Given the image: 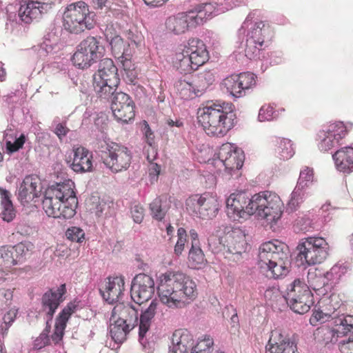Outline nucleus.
Masks as SVG:
<instances>
[{
	"label": "nucleus",
	"mask_w": 353,
	"mask_h": 353,
	"mask_svg": "<svg viewBox=\"0 0 353 353\" xmlns=\"http://www.w3.org/2000/svg\"><path fill=\"white\" fill-rule=\"evenodd\" d=\"M225 203L228 216L234 220L255 214L270 223H276L284 208L280 197L270 191L261 192L251 198L245 192H234L230 195Z\"/></svg>",
	"instance_id": "f257e3e1"
},
{
	"label": "nucleus",
	"mask_w": 353,
	"mask_h": 353,
	"mask_svg": "<svg viewBox=\"0 0 353 353\" xmlns=\"http://www.w3.org/2000/svg\"><path fill=\"white\" fill-rule=\"evenodd\" d=\"M158 293L161 302L170 309H182L196 300V282L181 272H166L160 276Z\"/></svg>",
	"instance_id": "f03ea898"
},
{
	"label": "nucleus",
	"mask_w": 353,
	"mask_h": 353,
	"mask_svg": "<svg viewBox=\"0 0 353 353\" xmlns=\"http://www.w3.org/2000/svg\"><path fill=\"white\" fill-rule=\"evenodd\" d=\"M78 201L73 183H56L45 191L42 207L46 214L54 219H70L76 213Z\"/></svg>",
	"instance_id": "7ed1b4c3"
},
{
	"label": "nucleus",
	"mask_w": 353,
	"mask_h": 353,
	"mask_svg": "<svg viewBox=\"0 0 353 353\" xmlns=\"http://www.w3.org/2000/svg\"><path fill=\"white\" fill-rule=\"evenodd\" d=\"M234 109L229 103L207 105L199 110L198 121L208 135L223 137L236 123Z\"/></svg>",
	"instance_id": "20e7f679"
},
{
	"label": "nucleus",
	"mask_w": 353,
	"mask_h": 353,
	"mask_svg": "<svg viewBox=\"0 0 353 353\" xmlns=\"http://www.w3.org/2000/svg\"><path fill=\"white\" fill-rule=\"evenodd\" d=\"M212 4H200L187 12L168 17L165 22L166 30L175 35L185 33L191 28L203 24L212 17Z\"/></svg>",
	"instance_id": "39448f33"
},
{
	"label": "nucleus",
	"mask_w": 353,
	"mask_h": 353,
	"mask_svg": "<svg viewBox=\"0 0 353 353\" xmlns=\"http://www.w3.org/2000/svg\"><path fill=\"white\" fill-rule=\"evenodd\" d=\"M63 26L65 30L72 34H79L85 30L94 28L97 15L90 11L89 6L79 1L68 5L63 15Z\"/></svg>",
	"instance_id": "423d86ee"
},
{
	"label": "nucleus",
	"mask_w": 353,
	"mask_h": 353,
	"mask_svg": "<svg viewBox=\"0 0 353 353\" xmlns=\"http://www.w3.org/2000/svg\"><path fill=\"white\" fill-rule=\"evenodd\" d=\"M118 69L111 59L99 61L98 69L93 74V87L100 98L109 99L120 83Z\"/></svg>",
	"instance_id": "0eeeda50"
},
{
	"label": "nucleus",
	"mask_w": 353,
	"mask_h": 353,
	"mask_svg": "<svg viewBox=\"0 0 353 353\" xmlns=\"http://www.w3.org/2000/svg\"><path fill=\"white\" fill-rule=\"evenodd\" d=\"M327 243L321 237L303 239L296 246L292 261L296 265H320L327 256Z\"/></svg>",
	"instance_id": "6e6552de"
},
{
	"label": "nucleus",
	"mask_w": 353,
	"mask_h": 353,
	"mask_svg": "<svg viewBox=\"0 0 353 353\" xmlns=\"http://www.w3.org/2000/svg\"><path fill=\"white\" fill-rule=\"evenodd\" d=\"M255 12H250L239 30V34L245 33V55L249 59L259 58L260 51L265 43V33L268 30L262 21L252 22Z\"/></svg>",
	"instance_id": "1a4fd4ad"
},
{
	"label": "nucleus",
	"mask_w": 353,
	"mask_h": 353,
	"mask_svg": "<svg viewBox=\"0 0 353 353\" xmlns=\"http://www.w3.org/2000/svg\"><path fill=\"white\" fill-rule=\"evenodd\" d=\"M285 298L290 308L300 314L309 312L314 303L310 287L300 279H296L288 286Z\"/></svg>",
	"instance_id": "9d476101"
},
{
	"label": "nucleus",
	"mask_w": 353,
	"mask_h": 353,
	"mask_svg": "<svg viewBox=\"0 0 353 353\" xmlns=\"http://www.w3.org/2000/svg\"><path fill=\"white\" fill-rule=\"evenodd\" d=\"M105 48L100 39L94 37H88L77 46L72 61L75 66L80 69L90 67L104 56Z\"/></svg>",
	"instance_id": "9b49d317"
},
{
	"label": "nucleus",
	"mask_w": 353,
	"mask_h": 353,
	"mask_svg": "<svg viewBox=\"0 0 353 353\" xmlns=\"http://www.w3.org/2000/svg\"><path fill=\"white\" fill-rule=\"evenodd\" d=\"M101 158L105 166L112 172L117 173L126 170L131 163L130 151L125 146L104 141L101 144Z\"/></svg>",
	"instance_id": "f8f14e48"
},
{
	"label": "nucleus",
	"mask_w": 353,
	"mask_h": 353,
	"mask_svg": "<svg viewBox=\"0 0 353 353\" xmlns=\"http://www.w3.org/2000/svg\"><path fill=\"white\" fill-rule=\"evenodd\" d=\"M186 208L193 216L202 219L214 218L219 210V203L216 197L204 194H195L186 200Z\"/></svg>",
	"instance_id": "ddd939ff"
},
{
	"label": "nucleus",
	"mask_w": 353,
	"mask_h": 353,
	"mask_svg": "<svg viewBox=\"0 0 353 353\" xmlns=\"http://www.w3.org/2000/svg\"><path fill=\"white\" fill-rule=\"evenodd\" d=\"M289 249L287 245L272 240L265 242L259 249V265H284L288 261Z\"/></svg>",
	"instance_id": "4468645a"
},
{
	"label": "nucleus",
	"mask_w": 353,
	"mask_h": 353,
	"mask_svg": "<svg viewBox=\"0 0 353 353\" xmlns=\"http://www.w3.org/2000/svg\"><path fill=\"white\" fill-rule=\"evenodd\" d=\"M111 110L114 118L127 123L134 117V103L129 95L123 92H117L111 95Z\"/></svg>",
	"instance_id": "2eb2a0df"
},
{
	"label": "nucleus",
	"mask_w": 353,
	"mask_h": 353,
	"mask_svg": "<svg viewBox=\"0 0 353 353\" xmlns=\"http://www.w3.org/2000/svg\"><path fill=\"white\" fill-rule=\"evenodd\" d=\"M155 287L153 279L145 274H139L134 278L131 287V298L141 305L152 299Z\"/></svg>",
	"instance_id": "dca6fc26"
},
{
	"label": "nucleus",
	"mask_w": 353,
	"mask_h": 353,
	"mask_svg": "<svg viewBox=\"0 0 353 353\" xmlns=\"http://www.w3.org/2000/svg\"><path fill=\"white\" fill-rule=\"evenodd\" d=\"M314 172L312 168H304L301 170L296 185L291 194L288 203L287 210L290 212L295 211L299 204L303 202L306 195V189L313 183Z\"/></svg>",
	"instance_id": "f3484780"
},
{
	"label": "nucleus",
	"mask_w": 353,
	"mask_h": 353,
	"mask_svg": "<svg viewBox=\"0 0 353 353\" xmlns=\"http://www.w3.org/2000/svg\"><path fill=\"white\" fill-rule=\"evenodd\" d=\"M41 179L37 175H28L23 179L18 188V200L23 205L36 202L41 196Z\"/></svg>",
	"instance_id": "a211bd4d"
},
{
	"label": "nucleus",
	"mask_w": 353,
	"mask_h": 353,
	"mask_svg": "<svg viewBox=\"0 0 353 353\" xmlns=\"http://www.w3.org/2000/svg\"><path fill=\"white\" fill-rule=\"evenodd\" d=\"M265 348L266 353H299L296 343L278 328L271 331Z\"/></svg>",
	"instance_id": "6ab92c4d"
},
{
	"label": "nucleus",
	"mask_w": 353,
	"mask_h": 353,
	"mask_svg": "<svg viewBox=\"0 0 353 353\" xmlns=\"http://www.w3.org/2000/svg\"><path fill=\"white\" fill-rule=\"evenodd\" d=\"M219 157L229 172L241 169L244 161L242 150L229 143L221 145Z\"/></svg>",
	"instance_id": "aec40b11"
},
{
	"label": "nucleus",
	"mask_w": 353,
	"mask_h": 353,
	"mask_svg": "<svg viewBox=\"0 0 353 353\" xmlns=\"http://www.w3.org/2000/svg\"><path fill=\"white\" fill-rule=\"evenodd\" d=\"M332 278V274L323 270L322 267L314 266L307 272V281L310 286L319 296L326 295L332 288L328 283Z\"/></svg>",
	"instance_id": "412c9836"
},
{
	"label": "nucleus",
	"mask_w": 353,
	"mask_h": 353,
	"mask_svg": "<svg viewBox=\"0 0 353 353\" xmlns=\"http://www.w3.org/2000/svg\"><path fill=\"white\" fill-rule=\"evenodd\" d=\"M221 228L225 234V241L229 251L236 254L245 252L248 245L245 232L240 228H231L225 225H222Z\"/></svg>",
	"instance_id": "4be33fe9"
},
{
	"label": "nucleus",
	"mask_w": 353,
	"mask_h": 353,
	"mask_svg": "<svg viewBox=\"0 0 353 353\" xmlns=\"http://www.w3.org/2000/svg\"><path fill=\"white\" fill-rule=\"evenodd\" d=\"M66 293L65 284H61L57 290L50 289L45 292L41 299L42 310L48 316V321L52 319L53 315L59 305L63 301V295Z\"/></svg>",
	"instance_id": "5701e85b"
},
{
	"label": "nucleus",
	"mask_w": 353,
	"mask_h": 353,
	"mask_svg": "<svg viewBox=\"0 0 353 353\" xmlns=\"http://www.w3.org/2000/svg\"><path fill=\"white\" fill-rule=\"evenodd\" d=\"M100 291L105 301L111 304L117 302L125 291V277L122 275L108 277Z\"/></svg>",
	"instance_id": "b1692460"
},
{
	"label": "nucleus",
	"mask_w": 353,
	"mask_h": 353,
	"mask_svg": "<svg viewBox=\"0 0 353 353\" xmlns=\"http://www.w3.org/2000/svg\"><path fill=\"white\" fill-rule=\"evenodd\" d=\"M184 49L198 68L203 65L209 59V53L206 46L199 39H189L184 46Z\"/></svg>",
	"instance_id": "393cba45"
},
{
	"label": "nucleus",
	"mask_w": 353,
	"mask_h": 353,
	"mask_svg": "<svg viewBox=\"0 0 353 353\" xmlns=\"http://www.w3.org/2000/svg\"><path fill=\"white\" fill-rule=\"evenodd\" d=\"M76 307V305L70 302L57 316L54 330L51 335V339L55 345L59 344L62 341L67 323L72 314L74 313Z\"/></svg>",
	"instance_id": "a878e982"
},
{
	"label": "nucleus",
	"mask_w": 353,
	"mask_h": 353,
	"mask_svg": "<svg viewBox=\"0 0 353 353\" xmlns=\"http://www.w3.org/2000/svg\"><path fill=\"white\" fill-rule=\"evenodd\" d=\"M72 161H68L70 167L76 172H90L92 169V154L83 147L73 149Z\"/></svg>",
	"instance_id": "bb28decb"
},
{
	"label": "nucleus",
	"mask_w": 353,
	"mask_h": 353,
	"mask_svg": "<svg viewBox=\"0 0 353 353\" xmlns=\"http://www.w3.org/2000/svg\"><path fill=\"white\" fill-rule=\"evenodd\" d=\"M19 5L18 15L20 19L26 23H30L34 19H39L43 14L46 13L34 0H19Z\"/></svg>",
	"instance_id": "cd10ccee"
},
{
	"label": "nucleus",
	"mask_w": 353,
	"mask_h": 353,
	"mask_svg": "<svg viewBox=\"0 0 353 353\" xmlns=\"http://www.w3.org/2000/svg\"><path fill=\"white\" fill-rule=\"evenodd\" d=\"M112 313L114 319L117 318L125 321V323L128 324V327L134 328L137 325L138 310L130 304L117 303L114 307Z\"/></svg>",
	"instance_id": "c85d7f7f"
},
{
	"label": "nucleus",
	"mask_w": 353,
	"mask_h": 353,
	"mask_svg": "<svg viewBox=\"0 0 353 353\" xmlns=\"http://www.w3.org/2000/svg\"><path fill=\"white\" fill-rule=\"evenodd\" d=\"M332 159L338 170L347 173L353 171L352 147L347 146L338 150L332 155Z\"/></svg>",
	"instance_id": "c756f323"
},
{
	"label": "nucleus",
	"mask_w": 353,
	"mask_h": 353,
	"mask_svg": "<svg viewBox=\"0 0 353 353\" xmlns=\"http://www.w3.org/2000/svg\"><path fill=\"white\" fill-rule=\"evenodd\" d=\"M159 305V303L157 299L152 300L148 307L141 314L139 332L141 338H143L149 330Z\"/></svg>",
	"instance_id": "7c9ffc66"
},
{
	"label": "nucleus",
	"mask_w": 353,
	"mask_h": 353,
	"mask_svg": "<svg viewBox=\"0 0 353 353\" xmlns=\"http://www.w3.org/2000/svg\"><path fill=\"white\" fill-rule=\"evenodd\" d=\"M110 333L112 339L117 343H123L127 338L128 334L133 329L128 327L125 321L114 318L113 314L110 318Z\"/></svg>",
	"instance_id": "2f4dec72"
},
{
	"label": "nucleus",
	"mask_w": 353,
	"mask_h": 353,
	"mask_svg": "<svg viewBox=\"0 0 353 353\" xmlns=\"http://www.w3.org/2000/svg\"><path fill=\"white\" fill-rule=\"evenodd\" d=\"M215 80L214 74L211 70H205L197 74L194 80L196 96L200 97L209 88Z\"/></svg>",
	"instance_id": "473e14b6"
},
{
	"label": "nucleus",
	"mask_w": 353,
	"mask_h": 353,
	"mask_svg": "<svg viewBox=\"0 0 353 353\" xmlns=\"http://www.w3.org/2000/svg\"><path fill=\"white\" fill-rule=\"evenodd\" d=\"M318 304L322 307L323 313H332L333 315H336V312L340 309L343 303L339 294L332 293L330 296L323 295Z\"/></svg>",
	"instance_id": "72a5a7b5"
},
{
	"label": "nucleus",
	"mask_w": 353,
	"mask_h": 353,
	"mask_svg": "<svg viewBox=\"0 0 353 353\" xmlns=\"http://www.w3.org/2000/svg\"><path fill=\"white\" fill-rule=\"evenodd\" d=\"M174 66L181 73L185 74L190 73L199 68L189 54L185 52L184 48L182 52L176 54Z\"/></svg>",
	"instance_id": "f704fd0d"
},
{
	"label": "nucleus",
	"mask_w": 353,
	"mask_h": 353,
	"mask_svg": "<svg viewBox=\"0 0 353 353\" xmlns=\"http://www.w3.org/2000/svg\"><path fill=\"white\" fill-rule=\"evenodd\" d=\"M274 142L276 145L275 152L280 159L288 160L294 156V150L290 139L278 137Z\"/></svg>",
	"instance_id": "c9c22d12"
},
{
	"label": "nucleus",
	"mask_w": 353,
	"mask_h": 353,
	"mask_svg": "<svg viewBox=\"0 0 353 353\" xmlns=\"http://www.w3.org/2000/svg\"><path fill=\"white\" fill-rule=\"evenodd\" d=\"M174 88L180 97L184 100L193 99L196 96L194 83L179 79L174 83Z\"/></svg>",
	"instance_id": "e433bc0d"
},
{
	"label": "nucleus",
	"mask_w": 353,
	"mask_h": 353,
	"mask_svg": "<svg viewBox=\"0 0 353 353\" xmlns=\"http://www.w3.org/2000/svg\"><path fill=\"white\" fill-rule=\"evenodd\" d=\"M168 208L166 199H163L161 196L157 197L150 204L151 215L158 221H161L164 218Z\"/></svg>",
	"instance_id": "4c0bfd02"
},
{
	"label": "nucleus",
	"mask_w": 353,
	"mask_h": 353,
	"mask_svg": "<svg viewBox=\"0 0 353 353\" xmlns=\"http://www.w3.org/2000/svg\"><path fill=\"white\" fill-rule=\"evenodd\" d=\"M246 0H213L208 4H212V17L228 11L233 8L244 3Z\"/></svg>",
	"instance_id": "58836bf2"
},
{
	"label": "nucleus",
	"mask_w": 353,
	"mask_h": 353,
	"mask_svg": "<svg viewBox=\"0 0 353 353\" xmlns=\"http://www.w3.org/2000/svg\"><path fill=\"white\" fill-rule=\"evenodd\" d=\"M107 41L111 47L112 52L115 58H119L124 54H127L129 51V45L125 43L123 39L119 36L109 37L106 35Z\"/></svg>",
	"instance_id": "ea45409f"
},
{
	"label": "nucleus",
	"mask_w": 353,
	"mask_h": 353,
	"mask_svg": "<svg viewBox=\"0 0 353 353\" xmlns=\"http://www.w3.org/2000/svg\"><path fill=\"white\" fill-rule=\"evenodd\" d=\"M235 77H237L236 74H233L225 78L223 81L222 85L230 94L236 98H239L245 95V94L240 85V81Z\"/></svg>",
	"instance_id": "a19ab883"
},
{
	"label": "nucleus",
	"mask_w": 353,
	"mask_h": 353,
	"mask_svg": "<svg viewBox=\"0 0 353 353\" xmlns=\"http://www.w3.org/2000/svg\"><path fill=\"white\" fill-rule=\"evenodd\" d=\"M290 266H261V272L269 279H279L290 272Z\"/></svg>",
	"instance_id": "79ce46f5"
},
{
	"label": "nucleus",
	"mask_w": 353,
	"mask_h": 353,
	"mask_svg": "<svg viewBox=\"0 0 353 353\" xmlns=\"http://www.w3.org/2000/svg\"><path fill=\"white\" fill-rule=\"evenodd\" d=\"M323 130L330 136L337 139L339 143L347 133V126L341 121L330 123Z\"/></svg>",
	"instance_id": "37998d69"
},
{
	"label": "nucleus",
	"mask_w": 353,
	"mask_h": 353,
	"mask_svg": "<svg viewBox=\"0 0 353 353\" xmlns=\"http://www.w3.org/2000/svg\"><path fill=\"white\" fill-rule=\"evenodd\" d=\"M334 323L338 336H342L353 330V316L338 317Z\"/></svg>",
	"instance_id": "c03bdc74"
},
{
	"label": "nucleus",
	"mask_w": 353,
	"mask_h": 353,
	"mask_svg": "<svg viewBox=\"0 0 353 353\" xmlns=\"http://www.w3.org/2000/svg\"><path fill=\"white\" fill-rule=\"evenodd\" d=\"M214 349V339L208 334L201 336L193 348L192 353H210Z\"/></svg>",
	"instance_id": "a18cd8bd"
},
{
	"label": "nucleus",
	"mask_w": 353,
	"mask_h": 353,
	"mask_svg": "<svg viewBox=\"0 0 353 353\" xmlns=\"http://www.w3.org/2000/svg\"><path fill=\"white\" fill-rule=\"evenodd\" d=\"M318 136L319 137L318 147L322 152H327L339 145L337 139L330 136L323 130L319 132Z\"/></svg>",
	"instance_id": "49530a36"
},
{
	"label": "nucleus",
	"mask_w": 353,
	"mask_h": 353,
	"mask_svg": "<svg viewBox=\"0 0 353 353\" xmlns=\"http://www.w3.org/2000/svg\"><path fill=\"white\" fill-rule=\"evenodd\" d=\"M33 245L28 241L21 242L16 245L12 247V253L14 256V259H17L23 263V258L26 257L29 252L32 249Z\"/></svg>",
	"instance_id": "de8ad7c7"
},
{
	"label": "nucleus",
	"mask_w": 353,
	"mask_h": 353,
	"mask_svg": "<svg viewBox=\"0 0 353 353\" xmlns=\"http://www.w3.org/2000/svg\"><path fill=\"white\" fill-rule=\"evenodd\" d=\"M21 262L17 259H14L12 246L4 245L0 248V265L3 263L17 265Z\"/></svg>",
	"instance_id": "09e8293b"
},
{
	"label": "nucleus",
	"mask_w": 353,
	"mask_h": 353,
	"mask_svg": "<svg viewBox=\"0 0 353 353\" xmlns=\"http://www.w3.org/2000/svg\"><path fill=\"white\" fill-rule=\"evenodd\" d=\"M321 312H323L322 307L318 305V309L313 312L310 319L312 325H316L317 323H325L330 321V319H335L336 320L338 318L337 314L333 315L332 313H323Z\"/></svg>",
	"instance_id": "8fccbe9b"
},
{
	"label": "nucleus",
	"mask_w": 353,
	"mask_h": 353,
	"mask_svg": "<svg viewBox=\"0 0 353 353\" xmlns=\"http://www.w3.org/2000/svg\"><path fill=\"white\" fill-rule=\"evenodd\" d=\"M335 335L337 338L339 337L338 333L336 332V327L331 329L328 327H319L315 332L316 337L325 343L332 342Z\"/></svg>",
	"instance_id": "3c124183"
},
{
	"label": "nucleus",
	"mask_w": 353,
	"mask_h": 353,
	"mask_svg": "<svg viewBox=\"0 0 353 353\" xmlns=\"http://www.w3.org/2000/svg\"><path fill=\"white\" fill-rule=\"evenodd\" d=\"M278 117V113L270 105H263L259 110L258 119L261 122L272 121Z\"/></svg>",
	"instance_id": "603ef678"
},
{
	"label": "nucleus",
	"mask_w": 353,
	"mask_h": 353,
	"mask_svg": "<svg viewBox=\"0 0 353 353\" xmlns=\"http://www.w3.org/2000/svg\"><path fill=\"white\" fill-rule=\"evenodd\" d=\"M240 81V85L243 88L244 94L245 90L251 88L256 84V76L251 72H243L237 75L236 77Z\"/></svg>",
	"instance_id": "864d4df0"
},
{
	"label": "nucleus",
	"mask_w": 353,
	"mask_h": 353,
	"mask_svg": "<svg viewBox=\"0 0 353 353\" xmlns=\"http://www.w3.org/2000/svg\"><path fill=\"white\" fill-rule=\"evenodd\" d=\"M26 138L23 134H21L19 137H15L12 140H6V145L8 153L12 154L18 151L23 147L26 142Z\"/></svg>",
	"instance_id": "5fc2aeb1"
},
{
	"label": "nucleus",
	"mask_w": 353,
	"mask_h": 353,
	"mask_svg": "<svg viewBox=\"0 0 353 353\" xmlns=\"http://www.w3.org/2000/svg\"><path fill=\"white\" fill-rule=\"evenodd\" d=\"M52 125L54 128L52 132L60 141H62L70 132V129L66 125V121L59 122V118L54 119Z\"/></svg>",
	"instance_id": "6e6d98bb"
},
{
	"label": "nucleus",
	"mask_w": 353,
	"mask_h": 353,
	"mask_svg": "<svg viewBox=\"0 0 353 353\" xmlns=\"http://www.w3.org/2000/svg\"><path fill=\"white\" fill-rule=\"evenodd\" d=\"M67 239L72 241L81 243L85 239V232L78 227L69 228L65 232Z\"/></svg>",
	"instance_id": "4d7b16f0"
},
{
	"label": "nucleus",
	"mask_w": 353,
	"mask_h": 353,
	"mask_svg": "<svg viewBox=\"0 0 353 353\" xmlns=\"http://www.w3.org/2000/svg\"><path fill=\"white\" fill-rule=\"evenodd\" d=\"M177 237L178 239L174 246V253L176 255H179L182 253L183 250H184L185 244L187 241V232L183 228H179L177 230Z\"/></svg>",
	"instance_id": "13d9d810"
},
{
	"label": "nucleus",
	"mask_w": 353,
	"mask_h": 353,
	"mask_svg": "<svg viewBox=\"0 0 353 353\" xmlns=\"http://www.w3.org/2000/svg\"><path fill=\"white\" fill-rule=\"evenodd\" d=\"M195 243L192 242V248L189 252V260L195 265H201L204 263V254L199 248L194 247Z\"/></svg>",
	"instance_id": "bf43d9fd"
},
{
	"label": "nucleus",
	"mask_w": 353,
	"mask_h": 353,
	"mask_svg": "<svg viewBox=\"0 0 353 353\" xmlns=\"http://www.w3.org/2000/svg\"><path fill=\"white\" fill-rule=\"evenodd\" d=\"M180 335L179 332H176L173 334V345L170 348L169 353H186L187 352V346L183 342L182 339H177Z\"/></svg>",
	"instance_id": "052dcab7"
},
{
	"label": "nucleus",
	"mask_w": 353,
	"mask_h": 353,
	"mask_svg": "<svg viewBox=\"0 0 353 353\" xmlns=\"http://www.w3.org/2000/svg\"><path fill=\"white\" fill-rule=\"evenodd\" d=\"M48 332L49 330H46L35 339L32 345L34 350H40L49 344L50 339L48 336Z\"/></svg>",
	"instance_id": "680f3d73"
},
{
	"label": "nucleus",
	"mask_w": 353,
	"mask_h": 353,
	"mask_svg": "<svg viewBox=\"0 0 353 353\" xmlns=\"http://www.w3.org/2000/svg\"><path fill=\"white\" fill-rule=\"evenodd\" d=\"M131 214L134 221L140 223L144 217V209L140 204L134 203L131 207Z\"/></svg>",
	"instance_id": "e2e57ef3"
},
{
	"label": "nucleus",
	"mask_w": 353,
	"mask_h": 353,
	"mask_svg": "<svg viewBox=\"0 0 353 353\" xmlns=\"http://www.w3.org/2000/svg\"><path fill=\"white\" fill-rule=\"evenodd\" d=\"M13 297V292L10 290H0V307H5L10 305Z\"/></svg>",
	"instance_id": "0e129e2a"
},
{
	"label": "nucleus",
	"mask_w": 353,
	"mask_h": 353,
	"mask_svg": "<svg viewBox=\"0 0 353 353\" xmlns=\"http://www.w3.org/2000/svg\"><path fill=\"white\" fill-rule=\"evenodd\" d=\"M1 208L2 210L0 214L2 219L7 222L12 221L15 216V211L13 204L1 206Z\"/></svg>",
	"instance_id": "69168bd1"
},
{
	"label": "nucleus",
	"mask_w": 353,
	"mask_h": 353,
	"mask_svg": "<svg viewBox=\"0 0 353 353\" xmlns=\"http://www.w3.org/2000/svg\"><path fill=\"white\" fill-rule=\"evenodd\" d=\"M339 347L341 353H353V335L341 341Z\"/></svg>",
	"instance_id": "338daca9"
},
{
	"label": "nucleus",
	"mask_w": 353,
	"mask_h": 353,
	"mask_svg": "<svg viewBox=\"0 0 353 353\" xmlns=\"http://www.w3.org/2000/svg\"><path fill=\"white\" fill-rule=\"evenodd\" d=\"M208 244L212 252L217 251L223 244V238L219 236L212 235L208 239Z\"/></svg>",
	"instance_id": "774afa93"
}]
</instances>
